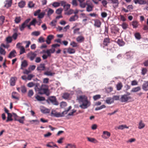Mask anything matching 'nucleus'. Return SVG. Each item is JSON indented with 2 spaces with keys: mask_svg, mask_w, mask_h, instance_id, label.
Listing matches in <instances>:
<instances>
[{
  "mask_svg": "<svg viewBox=\"0 0 148 148\" xmlns=\"http://www.w3.org/2000/svg\"><path fill=\"white\" fill-rule=\"evenodd\" d=\"M12 115L10 113H8L7 119L6 120V122H8L9 121H12L13 119L12 118Z\"/></svg>",
  "mask_w": 148,
  "mask_h": 148,
  "instance_id": "c756f323",
  "label": "nucleus"
},
{
  "mask_svg": "<svg viewBox=\"0 0 148 148\" xmlns=\"http://www.w3.org/2000/svg\"><path fill=\"white\" fill-rule=\"evenodd\" d=\"M145 124L143 122L142 120L140 121L138 123V128L139 129H141L145 127Z\"/></svg>",
  "mask_w": 148,
  "mask_h": 148,
  "instance_id": "dca6fc26",
  "label": "nucleus"
},
{
  "mask_svg": "<svg viewBox=\"0 0 148 148\" xmlns=\"http://www.w3.org/2000/svg\"><path fill=\"white\" fill-rule=\"evenodd\" d=\"M116 43L120 46H122L124 45V42L122 39H118L115 40Z\"/></svg>",
  "mask_w": 148,
  "mask_h": 148,
  "instance_id": "5701e85b",
  "label": "nucleus"
},
{
  "mask_svg": "<svg viewBox=\"0 0 148 148\" xmlns=\"http://www.w3.org/2000/svg\"><path fill=\"white\" fill-rule=\"evenodd\" d=\"M77 99L79 102L81 103L79 107L82 109H86L91 104L90 101L88 100L87 97L85 95H80L77 97Z\"/></svg>",
  "mask_w": 148,
  "mask_h": 148,
  "instance_id": "f257e3e1",
  "label": "nucleus"
},
{
  "mask_svg": "<svg viewBox=\"0 0 148 148\" xmlns=\"http://www.w3.org/2000/svg\"><path fill=\"white\" fill-rule=\"evenodd\" d=\"M38 93L40 94H45L47 96L49 95L50 93L48 86L45 84L42 85L39 90Z\"/></svg>",
  "mask_w": 148,
  "mask_h": 148,
  "instance_id": "f03ea898",
  "label": "nucleus"
},
{
  "mask_svg": "<svg viewBox=\"0 0 148 148\" xmlns=\"http://www.w3.org/2000/svg\"><path fill=\"white\" fill-rule=\"evenodd\" d=\"M49 101L54 105H58L59 104L55 96H53L49 97L47 100V101L49 102Z\"/></svg>",
  "mask_w": 148,
  "mask_h": 148,
  "instance_id": "7ed1b4c3",
  "label": "nucleus"
},
{
  "mask_svg": "<svg viewBox=\"0 0 148 148\" xmlns=\"http://www.w3.org/2000/svg\"><path fill=\"white\" fill-rule=\"evenodd\" d=\"M134 2L135 3H139L140 4H144L146 3L145 1L143 0H134Z\"/></svg>",
  "mask_w": 148,
  "mask_h": 148,
  "instance_id": "cd10ccee",
  "label": "nucleus"
},
{
  "mask_svg": "<svg viewBox=\"0 0 148 148\" xmlns=\"http://www.w3.org/2000/svg\"><path fill=\"white\" fill-rule=\"evenodd\" d=\"M129 127L126 126V125H121L119 126L118 127H115L116 130L119 129L121 130H123L124 128L128 129Z\"/></svg>",
  "mask_w": 148,
  "mask_h": 148,
  "instance_id": "a211bd4d",
  "label": "nucleus"
},
{
  "mask_svg": "<svg viewBox=\"0 0 148 148\" xmlns=\"http://www.w3.org/2000/svg\"><path fill=\"white\" fill-rule=\"evenodd\" d=\"M110 43V39L108 37L105 38L103 43V44L105 46H107L108 44Z\"/></svg>",
  "mask_w": 148,
  "mask_h": 148,
  "instance_id": "ddd939ff",
  "label": "nucleus"
},
{
  "mask_svg": "<svg viewBox=\"0 0 148 148\" xmlns=\"http://www.w3.org/2000/svg\"><path fill=\"white\" fill-rule=\"evenodd\" d=\"M70 95V94L68 93H65L63 94L62 97L64 99H67L69 98Z\"/></svg>",
  "mask_w": 148,
  "mask_h": 148,
  "instance_id": "c9c22d12",
  "label": "nucleus"
},
{
  "mask_svg": "<svg viewBox=\"0 0 148 148\" xmlns=\"http://www.w3.org/2000/svg\"><path fill=\"white\" fill-rule=\"evenodd\" d=\"M30 20L31 19L30 18L27 19L21 25L19 26V29L21 31H23L24 29L25 28L27 27V24H28Z\"/></svg>",
  "mask_w": 148,
  "mask_h": 148,
  "instance_id": "20e7f679",
  "label": "nucleus"
},
{
  "mask_svg": "<svg viewBox=\"0 0 148 148\" xmlns=\"http://www.w3.org/2000/svg\"><path fill=\"white\" fill-rule=\"evenodd\" d=\"M37 21L36 18H34L33 20L30 22V25H33L34 26H35L36 24V23Z\"/></svg>",
  "mask_w": 148,
  "mask_h": 148,
  "instance_id": "8fccbe9b",
  "label": "nucleus"
},
{
  "mask_svg": "<svg viewBox=\"0 0 148 148\" xmlns=\"http://www.w3.org/2000/svg\"><path fill=\"white\" fill-rule=\"evenodd\" d=\"M25 5V2L24 1H22L18 3V6L20 8H23Z\"/></svg>",
  "mask_w": 148,
  "mask_h": 148,
  "instance_id": "c85d7f7f",
  "label": "nucleus"
},
{
  "mask_svg": "<svg viewBox=\"0 0 148 148\" xmlns=\"http://www.w3.org/2000/svg\"><path fill=\"white\" fill-rule=\"evenodd\" d=\"M12 0H10L6 3L5 5L4 6L7 8H8V7L11 6L12 4Z\"/></svg>",
  "mask_w": 148,
  "mask_h": 148,
  "instance_id": "c03bdc74",
  "label": "nucleus"
},
{
  "mask_svg": "<svg viewBox=\"0 0 148 148\" xmlns=\"http://www.w3.org/2000/svg\"><path fill=\"white\" fill-rule=\"evenodd\" d=\"M106 102L108 104H111L114 102V99L111 97H108L106 101Z\"/></svg>",
  "mask_w": 148,
  "mask_h": 148,
  "instance_id": "4be33fe9",
  "label": "nucleus"
},
{
  "mask_svg": "<svg viewBox=\"0 0 148 148\" xmlns=\"http://www.w3.org/2000/svg\"><path fill=\"white\" fill-rule=\"evenodd\" d=\"M54 74V73H52L51 71H47L45 72L44 73V74L45 75H47V76H52Z\"/></svg>",
  "mask_w": 148,
  "mask_h": 148,
  "instance_id": "09e8293b",
  "label": "nucleus"
},
{
  "mask_svg": "<svg viewBox=\"0 0 148 148\" xmlns=\"http://www.w3.org/2000/svg\"><path fill=\"white\" fill-rule=\"evenodd\" d=\"M6 52L5 50L1 47H0V54L1 55H5Z\"/></svg>",
  "mask_w": 148,
  "mask_h": 148,
  "instance_id": "13d9d810",
  "label": "nucleus"
},
{
  "mask_svg": "<svg viewBox=\"0 0 148 148\" xmlns=\"http://www.w3.org/2000/svg\"><path fill=\"white\" fill-rule=\"evenodd\" d=\"M21 21V17L20 16H16L15 18L14 21L15 23L18 24Z\"/></svg>",
  "mask_w": 148,
  "mask_h": 148,
  "instance_id": "79ce46f5",
  "label": "nucleus"
},
{
  "mask_svg": "<svg viewBox=\"0 0 148 148\" xmlns=\"http://www.w3.org/2000/svg\"><path fill=\"white\" fill-rule=\"evenodd\" d=\"M17 93L15 92H12V98L13 99L18 100L19 99V98L17 97Z\"/></svg>",
  "mask_w": 148,
  "mask_h": 148,
  "instance_id": "72a5a7b5",
  "label": "nucleus"
},
{
  "mask_svg": "<svg viewBox=\"0 0 148 148\" xmlns=\"http://www.w3.org/2000/svg\"><path fill=\"white\" fill-rule=\"evenodd\" d=\"M17 78L15 77H12L11 78L10 81V82L11 86H13L15 84Z\"/></svg>",
  "mask_w": 148,
  "mask_h": 148,
  "instance_id": "1a4fd4ad",
  "label": "nucleus"
},
{
  "mask_svg": "<svg viewBox=\"0 0 148 148\" xmlns=\"http://www.w3.org/2000/svg\"><path fill=\"white\" fill-rule=\"evenodd\" d=\"M60 5V3L58 2H54L52 4V5L54 8L59 7Z\"/></svg>",
  "mask_w": 148,
  "mask_h": 148,
  "instance_id": "a18cd8bd",
  "label": "nucleus"
},
{
  "mask_svg": "<svg viewBox=\"0 0 148 148\" xmlns=\"http://www.w3.org/2000/svg\"><path fill=\"white\" fill-rule=\"evenodd\" d=\"M110 136V132L107 131H104L103 132V134L101 136L102 138L106 139L108 138Z\"/></svg>",
  "mask_w": 148,
  "mask_h": 148,
  "instance_id": "0eeeda50",
  "label": "nucleus"
},
{
  "mask_svg": "<svg viewBox=\"0 0 148 148\" xmlns=\"http://www.w3.org/2000/svg\"><path fill=\"white\" fill-rule=\"evenodd\" d=\"M123 86V85L121 82L118 83L116 85V89L118 90H120Z\"/></svg>",
  "mask_w": 148,
  "mask_h": 148,
  "instance_id": "a878e982",
  "label": "nucleus"
},
{
  "mask_svg": "<svg viewBox=\"0 0 148 148\" xmlns=\"http://www.w3.org/2000/svg\"><path fill=\"white\" fill-rule=\"evenodd\" d=\"M51 116L57 117H61L62 115L60 114V113H58L55 110H52L51 113Z\"/></svg>",
  "mask_w": 148,
  "mask_h": 148,
  "instance_id": "6e6552de",
  "label": "nucleus"
},
{
  "mask_svg": "<svg viewBox=\"0 0 148 148\" xmlns=\"http://www.w3.org/2000/svg\"><path fill=\"white\" fill-rule=\"evenodd\" d=\"M57 23V21L56 20H53L50 23V25L52 27H55Z\"/></svg>",
  "mask_w": 148,
  "mask_h": 148,
  "instance_id": "a19ab883",
  "label": "nucleus"
},
{
  "mask_svg": "<svg viewBox=\"0 0 148 148\" xmlns=\"http://www.w3.org/2000/svg\"><path fill=\"white\" fill-rule=\"evenodd\" d=\"M70 5L69 4H66L64 6V10L65 11L68 10L70 8Z\"/></svg>",
  "mask_w": 148,
  "mask_h": 148,
  "instance_id": "4d7b16f0",
  "label": "nucleus"
},
{
  "mask_svg": "<svg viewBox=\"0 0 148 148\" xmlns=\"http://www.w3.org/2000/svg\"><path fill=\"white\" fill-rule=\"evenodd\" d=\"M16 54V52L15 50H13L10 53L8 57L11 58L12 57H15L16 56L15 54Z\"/></svg>",
  "mask_w": 148,
  "mask_h": 148,
  "instance_id": "6ab92c4d",
  "label": "nucleus"
},
{
  "mask_svg": "<svg viewBox=\"0 0 148 148\" xmlns=\"http://www.w3.org/2000/svg\"><path fill=\"white\" fill-rule=\"evenodd\" d=\"M19 49H20V55L22 54L25 52V49L23 46L21 47V48Z\"/></svg>",
  "mask_w": 148,
  "mask_h": 148,
  "instance_id": "49530a36",
  "label": "nucleus"
},
{
  "mask_svg": "<svg viewBox=\"0 0 148 148\" xmlns=\"http://www.w3.org/2000/svg\"><path fill=\"white\" fill-rule=\"evenodd\" d=\"M65 148H76V146L74 144H68Z\"/></svg>",
  "mask_w": 148,
  "mask_h": 148,
  "instance_id": "de8ad7c7",
  "label": "nucleus"
},
{
  "mask_svg": "<svg viewBox=\"0 0 148 148\" xmlns=\"http://www.w3.org/2000/svg\"><path fill=\"white\" fill-rule=\"evenodd\" d=\"M45 66L44 64H41L39 66H38L37 68V70L38 71H43L45 70Z\"/></svg>",
  "mask_w": 148,
  "mask_h": 148,
  "instance_id": "b1692460",
  "label": "nucleus"
},
{
  "mask_svg": "<svg viewBox=\"0 0 148 148\" xmlns=\"http://www.w3.org/2000/svg\"><path fill=\"white\" fill-rule=\"evenodd\" d=\"M54 38V36L53 35H50L47 36V39L46 41L47 43L48 44H49L51 42V40Z\"/></svg>",
  "mask_w": 148,
  "mask_h": 148,
  "instance_id": "9d476101",
  "label": "nucleus"
},
{
  "mask_svg": "<svg viewBox=\"0 0 148 148\" xmlns=\"http://www.w3.org/2000/svg\"><path fill=\"white\" fill-rule=\"evenodd\" d=\"M21 92L23 93H25L27 91L26 88L24 86H22L21 88Z\"/></svg>",
  "mask_w": 148,
  "mask_h": 148,
  "instance_id": "052dcab7",
  "label": "nucleus"
},
{
  "mask_svg": "<svg viewBox=\"0 0 148 148\" xmlns=\"http://www.w3.org/2000/svg\"><path fill=\"white\" fill-rule=\"evenodd\" d=\"M134 28H136L138 27V22L136 21H134L132 23Z\"/></svg>",
  "mask_w": 148,
  "mask_h": 148,
  "instance_id": "3c124183",
  "label": "nucleus"
},
{
  "mask_svg": "<svg viewBox=\"0 0 148 148\" xmlns=\"http://www.w3.org/2000/svg\"><path fill=\"white\" fill-rule=\"evenodd\" d=\"M18 35L17 33H14L12 35V36L11 37H12V38H13L14 40H16L18 37Z\"/></svg>",
  "mask_w": 148,
  "mask_h": 148,
  "instance_id": "680f3d73",
  "label": "nucleus"
},
{
  "mask_svg": "<svg viewBox=\"0 0 148 148\" xmlns=\"http://www.w3.org/2000/svg\"><path fill=\"white\" fill-rule=\"evenodd\" d=\"M36 52H31L27 54V57L31 61L33 60L37 56Z\"/></svg>",
  "mask_w": 148,
  "mask_h": 148,
  "instance_id": "423d86ee",
  "label": "nucleus"
},
{
  "mask_svg": "<svg viewBox=\"0 0 148 148\" xmlns=\"http://www.w3.org/2000/svg\"><path fill=\"white\" fill-rule=\"evenodd\" d=\"M101 96L100 95H97L93 97V98L95 101L101 98Z\"/></svg>",
  "mask_w": 148,
  "mask_h": 148,
  "instance_id": "603ef678",
  "label": "nucleus"
},
{
  "mask_svg": "<svg viewBox=\"0 0 148 148\" xmlns=\"http://www.w3.org/2000/svg\"><path fill=\"white\" fill-rule=\"evenodd\" d=\"M67 52L69 54H73L75 53V50L74 49L69 48L67 49Z\"/></svg>",
  "mask_w": 148,
  "mask_h": 148,
  "instance_id": "2f4dec72",
  "label": "nucleus"
},
{
  "mask_svg": "<svg viewBox=\"0 0 148 148\" xmlns=\"http://www.w3.org/2000/svg\"><path fill=\"white\" fill-rule=\"evenodd\" d=\"M34 86H35L34 89L35 90H37L38 92L40 88V85L39 83H36V84H35Z\"/></svg>",
  "mask_w": 148,
  "mask_h": 148,
  "instance_id": "ea45409f",
  "label": "nucleus"
},
{
  "mask_svg": "<svg viewBox=\"0 0 148 148\" xmlns=\"http://www.w3.org/2000/svg\"><path fill=\"white\" fill-rule=\"evenodd\" d=\"M94 21L95 23L94 25L97 27H100L101 25V21L98 19L95 20Z\"/></svg>",
  "mask_w": 148,
  "mask_h": 148,
  "instance_id": "4468645a",
  "label": "nucleus"
},
{
  "mask_svg": "<svg viewBox=\"0 0 148 148\" xmlns=\"http://www.w3.org/2000/svg\"><path fill=\"white\" fill-rule=\"evenodd\" d=\"M141 89V88L140 86H138L133 88L131 91L133 92H136L140 90Z\"/></svg>",
  "mask_w": 148,
  "mask_h": 148,
  "instance_id": "7c9ffc66",
  "label": "nucleus"
},
{
  "mask_svg": "<svg viewBox=\"0 0 148 148\" xmlns=\"http://www.w3.org/2000/svg\"><path fill=\"white\" fill-rule=\"evenodd\" d=\"M111 1V3L113 4V6L114 8H116L118 6L119 3L118 0H112Z\"/></svg>",
  "mask_w": 148,
  "mask_h": 148,
  "instance_id": "2eb2a0df",
  "label": "nucleus"
},
{
  "mask_svg": "<svg viewBox=\"0 0 148 148\" xmlns=\"http://www.w3.org/2000/svg\"><path fill=\"white\" fill-rule=\"evenodd\" d=\"M78 18V16L75 14L74 15L70 17L69 20L70 21H73L76 20Z\"/></svg>",
  "mask_w": 148,
  "mask_h": 148,
  "instance_id": "393cba45",
  "label": "nucleus"
},
{
  "mask_svg": "<svg viewBox=\"0 0 148 148\" xmlns=\"http://www.w3.org/2000/svg\"><path fill=\"white\" fill-rule=\"evenodd\" d=\"M41 10L40 9H38L37 10L35 11L34 13V15L35 16H38L39 14L40 13Z\"/></svg>",
  "mask_w": 148,
  "mask_h": 148,
  "instance_id": "69168bd1",
  "label": "nucleus"
},
{
  "mask_svg": "<svg viewBox=\"0 0 148 148\" xmlns=\"http://www.w3.org/2000/svg\"><path fill=\"white\" fill-rule=\"evenodd\" d=\"M76 40L78 42L81 43L84 41V38L83 36H79L77 38Z\"/></svg>",
  "mask_w": 148,
  "mask_h": 148,
  "instance_id": "412c9836",
  "label": "nucleus"
},
{
  "mask_svg": "<svg viewBox=\"0 0 148 148\" xmlns=\"http://www.w3.org/2000/svg\"><path fill=\"white\" fill-rule=\"evenodd\" d=\"M143 89L145 91L148 90V81H145L142 86Z\"/></svg>",
  "mask_w": 148,
  "mask_h": 148,
  "instance_id": "9b49d317",
  "label": "nucleus"
},
{
  "mask_svg": "<svg viewBox=\"0 0 148 148\" xmlns=\"http://www.w3.org/2000/svg\"><path fill=\"white\" fill-rule=\"evenodd\" d=\"M54 12V10L51 9L49 8L47 12V15L48 17L50 16Z\"/></svg>",
  "mask_w": 148,
  "mask_h": 148,
  "instance_id": "4c0bfd02",
  "label": "nucleus"
},
{
  "mask_svg": "<svg viewBox=\"0 0 148 148\" xmlns=\"http://www.w3.org/2000/svg\"><path fill=\"white\" fill-rule=\"evenodd\" d=\"M121 26L123 29H125L127 28L128 25L126 23L124 22L122 24Z\"/></svg>",
  "mask_w": 148,
  "mask_h": 148,
  "instance_id": "864d4df0",
  "label": "nucleus"
},
{
  "mask_svg": "<svg viewBox=\"0 0 148 148\" xmlns=\"http://www.w3.org/2000/svg\"><path fill=\"white\" fill-rule=\"evenodd\" d=\"M40 34V32L39 31H36L33 32L31 33V35L35 36H39Z\"/></svg>",
  "mask_w": 148,
  "mask_h": 148,
  "instance_id": "473e14b6",
  "label": "nucleus"
},
{
  "mask_svg": "<svg viewBox=\"0 0 148 148\" xmlns=\"http://www.w3.org/2000/svg\"><path fill=\"white\" fill-rule=\"evenodd\" d=\"M36 98L37 99V100L39 101H42L45 100V97H40L38 95L36 97Z\"/></svg>",
  "mask_w": 148,
  "mask_h": 148,
  "instance_id": "37998d69",
  "label": "nucleus"
},
{
  "mask_svg": "<svg viewBox=\"0 0 148 148\" xmlns=\"http://www.w3.org/2000/svg\"><path fill=\"white\" fill-rule=\"evenodd\" d=\"M87 5V6L86 8V11L88 12L92 11V10L93 6L88 4Z\"/></svg>",
  "mask_w": 148,
  "mask_h": 148,
  "instance_id": "58836bf2",
  "label": "nucleus"
},
{
  "mask_svg": "<svg viewBox=\"0 0 148 148\" xmlns=\"http://www.w3.org/2000/svg\"><path fill=\"white\" fill-rule=\"evenodd\" d=\"M135 36L137 39H140L141 38V36L140 34L138 33H136L135 34Z\"/></svg>",
  "mask_w": 148,
  "mask_h": 148,
  "instance_id": "0e129e2a",
  "label": "nucleus"
},
{
  "mask_svg": "<svg viewBox=\"0 0 148 148\" xmlns=\"http://www.w3.org/2000/svg\"><path fill=\"white\" fill-rule=\"evenodd\" d=\"M38 42L40 43L44 42H45L44 38L42 37H40L38 39Z\"/></svg>",
  "mask_w": 148,
  "mask_h": 148,
  "instance_id": "338daca9",
  "label": "nucleus"
},
{
  "mask_svg": "<svg viewBox=\"0 0 148 148\" xmlns=\"http://www.w3.org/2000/svg\"><path fill=\"white\" fill-rule=\"evenodd\" d=\"M28 65V63L27 62L26 60H24L23 62H22V63L21 65V69H23V68L26 67Z\"/></svg>",
  "mask_w": 148,
  "mask_h": 148,
  "instance_id": "f3484780",
  "label": "nucleus"
},
{
  "mask_svg": "<svg viewBox=\"0 0 148 148\" xmlns=\"http://www.w3.org/2000/svg\"><path fill=\"white\" fill-rule=\"evenodd\" d=\"M80 29L79 28H77L73 30V33L74 34H80V33L79 32Z\"/></svg>",
  "mask_w": 148,
  "mask_h": 148,
  "instance_id": "6e6d98bb",
  "label": "nucleus"
},
{
  "mask_svg": "<svg viewBox=\"0 0 148 148\" xmlns=\"http://www.w3.org/2000/svg\"><path fill=\"white\" fill-rule=\"evenodd\" d=\"M25 117L24 116L21 117H20L18 119H15V121H17L19 122L22 124L24 123V121H25Z\"/></svg>",
  "mask_w": 148,
  "mask_h": 148,
  "instance_id": "aec40b11",
  "label": "nucleus"
},
{
  "mask_svg": "<svg viewBox=\"0 0 148 148\" xmlns=\"http://www.w3.org/2000/svg\"><path fill=\"white\" fill-rule=\"evenodd\" d=\"M87 139L88 141L92 143H96L98 142L97 141L96 139L93 138L88 137H87Z\"/></svg>",
  "mask_w": 148,
  "mask_h": 148,
  "instance_id": "bb28decb",
  "label": "nucleus"
},
{
  "mask_svg": "<svg viewBox=\"0 0 148 148\" xmlns=\"http://www.w3.org/2000/svg\"><path fill=\"white\" fill-rule=\"evenodd\" d=\"M147 71V69L145 68H143L142 70L141 73L143 75H145Z\"/></svg>",
  "mask_w": 148,
  "mask_h": 148,
  "instance_id": "774afa93",
  "label": "nucleus"
},
{
  "mask_svg": "<svg viewBox=\"0 0 148 148\" xmlns=\"http://www.w3.org/2000/svg\"><path fill=\"white\" fill-rule=\"evenodd\" d=\"M40 110L42 112L44 113H49L50 110L49 109L43 107H41Z\"/></svg>",
  "mask_w": 148,
  "mask_h": 148,
  "instance_id": "f8f14e48",
  "label": "nucleus"
},
{
  "mask_svg": "<svg viewBox=\"0 0 148 148\" xmlns=\"http://www.w3.org/2000/svg\"><path fill=\"white\" fill-rule=\"evenodd\" d=\"M132 98L131 97L128 96V95L125 94L121 96L120 100L122 102H125L128 101L129 100L131 99Z\"/></svg>",
  "mask_w": 148,
  "mask_h": 148,
  "instance_id": "39448f33",
  "label": "nucleus"
},
{
  "mask_svg": "<svg viewBox=\"0 0 148 148\" xmlns=\"http://www.w3.org/2000/svg\"><path fill=\"white\" fill-rule=\"evenodd\" d=\"M88 4L87 3H85L82 2L79 3V5L80 7L82 8H84L85 7L86 5H87Z\"/></svg>",
  "mask_w": 148,
  "mask_h": 148,
  "instance_id": "e2e57ef3",
  "label": "nucleus"
},
{
  "mask_svg": "<svg viewBox=\"0 0 148 148\" xmlns=\"http://www.w3.org/2000/svg\"><path fill=\"white\" fill-rule=\"evenodd\" d=\"M5 20V17L3 16H0V25H2L4 22Z\"/></svg>",
  "mask_w": 148,
  "mask_h": 148,
  "instance_id": "bf43d9fd",
  "label": "nucleus"
},
{
  "mask_svg": "<svg viewBox=\"0 0 148 148\" xmlns=\"http://www.w3.org/2000/svg\"><path fill=\"white\" fill-rule=\"evenodd\" d=\"M62 11V8H60L56 10V12L58 14H61Z\"/></svg>",
  "mask_w": 148,
  "mask_h": 148,
  "instance_id": "5fc2aeb1",
  "label": "nucleus"
},
{
  "mask_svg": "<svg viewBox=\"0 0 148 148\" xmlns=\"http://www.w3.org/2000/svg\"><path fill=\"white\" fill-rule=\"evenodd\" d=\"M12 37L10 36H8L6 38V41L7 43H10L12 42Z\"/></svg>",
  "mask_w": 148,
  "mask_h": 148,
  "instance_id": "f704fd0d",
  "label": "nucleus"
},
{
  "mask_svg": "<svg viewBox=\"0 0 148 148\" xmlns=\"http://www.w3.org/2000/svg\"><path fill=\"white\" fill-rule=\"evenodd\" d=\"M45 14V12H42L40 13L38 16V18L40 19L43 18Z\"/></svg>",
  "mask_w": 148,
  "mask_h": 148,
  "instance_id": "e433bc0d",
  "label": "nucleus"
}]
</instances>
